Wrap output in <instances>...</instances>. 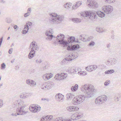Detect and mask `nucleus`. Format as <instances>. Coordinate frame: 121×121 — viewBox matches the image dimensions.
I'll return each mask as SVG.
<instances>
[{
	"mask_svg": "<svg viewBox=\"0 0 121 121\" xmlns=\"http://www.w3.org/2000/svg\"><path fill=\"white\" fill-rule=\"evenodd\" d=\"M6 21L8 23H11L12 21L11 19L9 18H7L6 19Z\"/></svg>",
	"mask_w": 121,
	"mask_h": 121,
	"instance_id": "37",
	"label": "nucleus"
},
{
	"mask_svg": "<svg viewBox=\"0 0 121 121\" xmlns=\"http://www.w3.org/2000/svg\"><path fill=\"white\" fill-rule=\"evenodd\" d=\"M31 79H27L26 80V83L28 85H30V84Z\"/></svg>",
	"mask_w": 121,
	"mask_h": 121,
	"instance_id": "46",
	"label": "nucleus"
},
{
	"mask_svg": "<svg viewBox=\"0 0 121 121\" xmlns=\"http://www.w3.org/2000/svg\"><path fill=\"white\" fill-rule=\"evenodd\" d=\"M115 1V0H106L105 2L106 3H110L114 2Z\"/></svg>",
	"mask_w": 121,
	"mask_h": 121,
	"instance_id": "38",
	"label": "nucleus"
},
{
	"mask_svg": "<svg viewBox=\"0 0 121 121\" xmlns=\"http://www.w3.org/2000/svg\"><path fill=\"white\" fill-rule=\"evenodd\" d=\"M52 77V74L50 75L49 74H46L43 76V78L45 80H48Z\"/></svg>",
	"mask_w": 121,
	"mask_h": 121,
	"instance_id": "20",
	"label": "nucleus"
},
{
	"mask_svg": "<svg viewBox=\"0 0 121 121\" xmlns=\"http://www.w3.org/2000/svg\"><path fill=\"white\" fill-rule=\"evenodd\" d=\"M66 109L69 111H74L78 110V108L77 107L73 106H70L67 107Z\"/></svg>",
	"mask_w": 121,
	"mask_h": 121,
	"instance_id": "18",
	"label": "nucleus"
},
{
	"mask_svg": "<svg viewBox=\"0 0 121 121\" xmlns=\"http://www.w3.org/2000/svg\"><path fill=\"white\" fill-rule=\"evenodd\" d=\"M79 71H78V69H77L75 68L74 69V74H77L79 73Z\"/></svg>",
	"mask_w": 121,
	"mask_h": 121,
	"instance_id": "43",
	"label": "nucleus"
},
{
	"mask_svg": "<svg viewBox=\"0 0 121 121\" xmlns=\"http://www.w3.org/2000/svg\"><path fill=\"white\" fill-rule=\"evenodd\" d=\"M30 48H31V50H35L38 51L39 49V47L36 44V43L35 41H33L30 44Z\"/></svg>",
	"mask_w": 121,
	"mask_h": 121,
	"instance_id": "13",
	"label": "nucleus"
},
{
	"mask_svg": "<svg viewBox=\"0 0 121 121\" xmlns=\"http://www.w3.org/2000/svg\"><path fill=\"white\" fill-rule=\"evenodd\" d=\"M26 28H24L22 31V33L23 34H26L28 31L29 29L28 26L27 25H26Z\"/></svg>",
	"mask_w": 121,
	"mask_h": 121,
	"instance_id": "27",
	"label": "nucleus"
},
{
	"mask_svg": "<svg viewBox=\"0 0 121 121\" xmlns=\"http://www.w3.org/2000/svg\"><path fill=\"white\" fill-rule=\"evenodd\" d=\"M109 81H106L104 83V85L105 86H107L109 83V82H109Z\"/></svg>",
	"mask_w": 121,
	"mask_h": 121,
	"instance_id": "49",
	"label": "nucleus"
},
{
	"mask_svg": "<svg viewBox=\"0 0 121 121\" xmlns=\"http://www.w3.org/2000/svg\"><path fill=\"white\" fill-rule=\"evenodd\" d=\"M17 103H18L19 105H21L22 104H23V102L22 101L20 100H19V101H18H18H16V103L17 104Z\"/></svg>",
	"mask_w": 121,
	"mask_h": 121,
	"instance_id": "41",
	"label": "nucleus"
},
{
	"mask_svg": "<svg viewBox=\"0 0 121 121\" xmlns=\"http://www.w3.org/2000/svg\"><path fill=\"white\" fill-rule=\"evenodd\" d=\"M53 116H48L44 117H43L40 121H49L51 120Z\"/></svg>",
	"mask_w": 121,
	"mask_h": 121,
	"instance_id": "15",
	"label": "nucleus"
},
{
	"mask_svg": "<svg viewBox=\"0 0 121 121\" xmlns=\"http://www.w3.org/2000/svg\"><path fill=\"white\" fill-rule=\"evenodd\" d=\"M5 2L4 0H0V2L2 4H4Z\"/></svg>",
	"mask_w": 121,
	"mask_h": 121,
	"instance_id": "59",
	"label": "nucleus"
},
{
	"mask_svg": "<svg viewBox=\"0 0 121 121\" xmlns=\"http://www.w3.org/2000/svg\"><path fill=\"white\" fill-rule=\"evenodd\" d=\"M92 15H91L89 17L91 19H94L96 15L95 14L94 12H92Z\"/></svg>",
	"mask_w": 121,
	"mask_h": 121,
	"instance_id": "32",
	"label": "nucleus"
},
{
	"mask_svg": "<svg viewBox=\"0 0 121 121\" xmlns=\"http://www.w3.org/2000/svg\"><path fill=\"white\" fill-rule=\"evenodd\" d=\"M3 105L2 100H0V108Z\"/></svg>",
	"mask_w": 121,
	"mask_h": 121,
	"instance_id": "54",
	"label": "nucleus"
},
{
	"mask_svg": "<svg viewBox=\"0 0 121 121\" xmlns=\"http://www.w3.org/2000/svg\"><path fill=\"white\" fill-rule=\"evenodd\" d=\"M47 32H48V33L50 35L52 34V33H51V32L50 30H49L48 31H47Z\"/></svg>",
	"mask_w": 121,
	"mask_h": 121,
	"instance_id": "63",
	"label": "nucleus"
},
{
	"mask_svg": "<svg viewBox=\"0 0 121 121\" xmlns=\"http://www.w3.org/2000/svg\"><path fill=\"white\" fill-rule=\"evenodd\" d=\"M107 97L105 95L99 97L95 100V103L97 105L105 103L107 100Z\"/></svg>",
	"mask_w": 121,
	"mask_h": 121,
	"instance_id": "4",
	"label": "nucleus"
},
{
	"mask_svg": "<svg viewBox=\"0 0 121 121\" xmlns=\"http://www.w3.org/2000/svg\"><path fill=\"white\" fill-rule=\"evenodd\" d=\"M17 112H16V113H12L11 114V115L12 116H17V115H18L17 114Z\"/></svg>",
	"mask_w": 121,
	"mask_h": 121,
	"instance_id": "60",
	"label": "nucleus"
},
{
	"mask_svg": "<svg viewBox=\"0 0 121 121\" xmlns=\"http://www.w3.org/2000/svg\"><path fill=\"white\" fill-rule=\"evenodd\" d=\"M53 86L52 82L49 81L44 83L41 86V87L42 89L44 90H49Z\"/></svg>",
	"mask_w": 121,
	"mask_h": 121,
	"instance_id": "6",
	"label": "nucleus"
},
{
	"mask_svg": "<svg viewBox=\"0 0 121 121\" xmlns=\"http://www.w3.org/2000/svg\"><path fill=\"white\" fill-rule=\"evenodd\" d=\"M13 50V49L12 48H11L9 50V54H11L12 53V51Z\"/></svg>",
	"mask_w": 121,
	"mask_h": 121,
	"instance_id": "57",
	"label": "nucleus"
},
{
	"mask_svg": "<svg viewBox=\"0 0 121 121\" xmlns=\"http://www.w3.org/2000/svg\"><path fill=\"white\" fill-rule=\"evenodd\" d=\"M80 39L83 42L88 41V38H87L86 36H84L83 35H81L79 36Z\"/></svg>",
	"mask_w": 121,
	"mask_h": 121,
	"instance_id": "21",
	"label": "nucleus"
},
{
	"mask_svg": "<svg viewBox=\"0 0 121 121\" xmlns=\"http://www.w3.org/2000/svg\"><path fill=\"white\" fill-rule=\"evenodd\" d=\"M79 48V46L78 44L72 45L71 44V46L70 45L68 46L67 49L68 50H74L77 49Z\"/></svg>",
	"mask_w": 121,
	"mask_h": 121,
	"instance_id": "14",
	"label": "nucleus"
},
{
	"mask_svg": "<svg viewBox=\"0 0 121 121\" xmlns=\"http://www.w3.org/2000/svg\"><path fill=\"white\" fill-rule=\"evenodd\" d=\"M120 97V96L119 94H117L115 95L114 97V99L115 101H119V98Z\"/></svg>",
	"mask_w": 121,
	"mask_h": 121,
	"instance_id": "25",
	"label": "nucleus"
},
{
	"mask_svg": "<svg viewBox=\"0 0 121 121\" xmlns=\"http://www.w3.org/2000/svg\"><path fill=\"white\" fill-rule=\"evenodd\" d=\"M6 65L4 63H3L1 64V68L2 69H4Z\"/></svg>",
	"mask_w": 121,
	"mask_h": 121,
	"instance_id": "47",
	"label": "nucleus"
},
{
	"mask_svg": "<svg viewBox=\"0 0 121 121\" xmlns=\"http://www.w3.org/2000/svg\"><path fill=\"white\" fill-rule=\"evenodd\" d=\"M13 27L15 29H16L17 27V25H15Z\"/></svg>",
	"mask_w": 121,
	"mask_h": 121,
	"instance_id": "61",
	"label": "nucleus"
},
{
	"mask_svg": "<svg viewBox=\"0 0 121 121\" xmlns=\"http://www.w3.org/2000/svg\"><path fill=\"white\" fill-rule=\"evenodd\" d=\"M35 51L34 50H31L30 52L28 55V58L29 59H31L34 56Z\"/></svg>",
	"mask_w": 121,
	"mask_h": 121,
	"instance_id": "19",
	"label": "nucleus"
},
{
	"mask_svg": "<svg viewBox=\"0 0 121 121\" xmlns=\"http://www.w3.org/2000/svg\"><path fill=\"white\" fill-rule=\"evenodd\" d=\"M26 25H29V26H31L32 24V23L30 22H28L26 23Z\"/></svg>",
	"mask_w": 121,
	"mask_h": 121,
	"instance_id": "48",
	"label": "nucleus"
},
{
	"mask_svg": "<svg viewBox=\"0 0 121 121\" xmlns=\"http://www.w3.org/2000/svg\"><path fill=\"white\" fill-rule=\"evenodd\" d=\"M45 34L46 36H48L47 38H48L50 40H51L52 38H56L57 41L58 42H59L57 41V36L56 37L55 36H53L52 34H49L48 32H46Z\"/></svg>",
	"mask_w": 121,
	"mask_h": 121,
	"instance_id": "17",
	"label": "nucleus"
},
{
	"mask_svg": "<svg viewBox=\"0 0 121 121\" xmlns=\"http://www.w3.org/2000/svg\"><path fill=\"white\" fill-rule=\"evenodd\" d=\"M83 116V114L82 113L79 112L76 113L75 114L73 115L71 118V121L76 120L79 119Z\"/></svg>",
	"mask_w": 121,
	"mask_h": 121,
	"instance_id": "10",
	"label": "nucleus"
},
{
	"mask_svg": "<svg viewBox=\"0 0 121 121\" xmlns=\"http://www.w3.org/2000/svg\"><path fill=\"white\" fill-rule=\"evenodd\" d=\"M82 3L80 1H78L76 3V4H75L76 6H78V8L82 4Z\"/></svg>",
	"mask_w": 121,
	"mask_h": 121,
	"instance_id": "42",
	"label": "nucleus"
},
{
	"mask_svg": "<svg viewBox=\"0 0 121 121\" xmlns=\"http://www.w3.org/2000/svg\"><path fill=\"white\" fill-rule=\"evenodd\" d=\"M36 85V83L33 80H31L30 85H32L33 86H35Z\"/></svg>",
	"mask_w": 121,
	"mask_h": 121,
	"instance_id": "35",
	"label": "nucleus"
},
{
	"mask_svg": "<svg viewBox=\"0 0 121 121\" xmlns=\"http://www.w3.org/2000/svg\"><path fill=\"white\" fill-rule=\"evenodd\" d=\"M78 8V6H76L75 4V5H73L72 7V8L73 9H75Z\"/></svg>",
	"mask_w": 121,
	"mask_h": 121,
	"instance_id": "51",
	"label": "nucleus"
},
{
	"mask_svg": "<svg viewBox=\"0 0 121 121\" xmlns=\"http://www.w3.org/2000/svg\"><path fill=\"white\" fill-rule=\"evenodd\" d=\"M112 61V60H107L106 62V63L107 65H109V63H110V62H111V61Z\"/></svg>",
	"mask_w": 121,
	"mask_h": 121,
	"instance_id": "55",
	"label": "nucleus"
},
{
	"mask_svg": "<svg viewBox=\"0 0 121 121\" xmlns=\"http://www.w3.org/2000/svg\"><path fill=\"white\" fill-rule=\"evenodd\" d=\"M96 30L99 32H103L102 29L99 27H97L96 28Z\"/></svg>",
	"mask_w": 121,
	"mask_h": 121,
	"instance_id": "34",
	"label": "nucleus"
},
{
	"mask_svg": "<svg viewBox=\"0 0 121 121\" xmlns=\"http://www.w3.org/2000/svg\"><path fill=\"white\" fill-rule=\"evenodd\" d=\"M65 36L63 34H60L57 35V40L60 44L65 46H67L70 43L73 42L75 41V38L74 37H71L68 38V42L64 40Z\"/></svg>",
	"mask_w": 121,
	"mask_h": 121,
	"instance_id": "3",
	"label": "nucleus"
},
{
	"mask_svg": "<svg viewBox=\"0 0 121 121\" xmlns=\"http://www.w3.org/2000/svg\"><path fill=\"white\" fill-rule=\"evenodd\" d=\"M76 54V55L71 54L69 55L67 57L64 59L62 60L61 63V65H62L66 63L67 61H72L77 57L78 55L77 53Z\"/></svg>",
	"mask_w": 121,
	"mask_h": 121,
	"instance_id": "5",
	"label": "nucleus"
},
{
	"mask_svg": "<svg viewBox=\"0 0 121 121\" xmlns=\"http://www.w3.org/2000/svg\"><path fill=\"white\" fill-rule=\"evenodd\" d=\"M15 60V59H13L11 61V63H13L14 61Z\"/></svg>",
	"mask_w": 121,
	"mask_h": 121,
	"instance_id": "64",
	"label": "nucleus"
},
{
	"mask_svg": "<svg viewBox=\"0 0 121 121\" xmlns=\"http://www.w3.org/2000/svg\"><path fill=\"white\" fill-rule=\"evenodd\" d=\"M92 68H92L93 70H94L97 68V66L96 65H92Z\"/></svg>",
	"mask_w": 121,
	"mask_h": 121,
	"instance_id": "52",
	"label": "nucleus"
},
{
	"mask_svg": "<svg viewBox=\"0 0 121 121\" xmlns=\"http://www.w3.org/2000/svg\"><path fill=\"white\" fill-rule=\"evenodd\" d=\"M51 17L49 18V21L53 24H58L62 22L63 21L64 16L63 15H58L56 13H50Z\"/></svg>",
	"mask_w": 121,
	"mask_h": 121,
	"instance_id": "2",
	"label": "nucleus"
},
{
	"mask_svg": "<svg viewBox=\"0 0 121 121\" xmlns=\"http://www.w3.org/2000/svg\"><path fill=\"white\" fill-rule=\"evenodd\" d=\"M55 98L56 99H58L59 101H60L64 99V96L63 95L59 93L56 95Z\"/></svg>",
	"mask_w": 121,
	"mask_h": 121,
	"instance_id": "16",
	"label": "nucleus"
},
{
	"mask_svg": "<svg viewBox=\"0 0 121 121\" xmlns=\"http://www.w3.org/2000/svg\"><path fill=\"white\" fill-rule=\"evenodd\" d=\"M88 39L87 40L88 41H89L90 40H91L93 38V37L92 36H90L88 38Z\"/></svg>",
	"mask_w": 121,
	"mask_h": 121,
	"instance_id": "53",
	"label": "nucleus"
},
{
	"mask_svg": "<svg viewBox=\"0 0 121 121\" xmlns=\"http://www.w3.org/2000/svg\"><path fill=\"white\" fill-rule=\"evenodd\" d=\"M30 14L29 13V12H28L26 13H25L24 14V16L25 17H26L29 16Z\"/></svg>",
	"mask_w": 121,
	"mask_h": 121,
	"instance_id": "44",
	"label": "nucleus"
},
{
	"mask_svg": "<svg viewBox=\"0 0 121 121\" xmlns=\"http://www.w3.org/2000/svg\"><path fill=\"white\" fill-rule=\"evenodd\" d=\"M63 119L62 117H57L55 119V121H62Z\"/></svg>",
	"mask_w": 121,
	"mask_h": 121,
	"instance_id": "39",
	"label": "nucleus"
},
{
	"mask_svg": "<svg viewBox=\"0 0 121 121\" xmlns=\"http://www.w3.org/2000/svg\"><path fill=\"white\" fill-rule=\"evenodd\" d=\"M95 42L93 41H91L89 43V45L90 46H93L95 45Z\"/></svg>",
	"mask_w": 121,
	"mask_h": 121,
	"instance_id": "40",
	"label": "nucleus"
},
{
	"mask_svg": "<svg viewBox=\"0 0 121 121\" xmlns=\"http://www.w3.org/2000/svg\"><path fill=\"white\" fill-rule=\"evenodd\" d=\"M73 21L76 23L80 22L81 21L80 19L78 18H74L73 19Z\"/></svg>",
	"mask_w": 121,
	"mask_h": 121,
	"instance_id": "33",
	"label": "nucleus"
},
{
	"mask_svg": "<svg viewBox=\"0 0 121 121\" xmlns=\"http://www.w3.org/2000/svg\"><path fill=\"white\" fill-rule=\"evenodd\" d=\"M110 46V43L107 45V47L108 48H109Z\"/></svg>",
	"mask_w": 121,
	"mask_h": 121,
	"instance_id": "62",
	"label": "nucleus"
},
{
	"mask_svg": "<svg viewBox=\"0 0 121 121\" xmlns=\"http://www.w3.org/2000/svg\"><path fill=\"white\" fill-rule=\"evenodd\" d=\"M75 68L73 67L71 68H69L67 70V71L69 73H73L74 71Z\"/></svg>",
	"mask_w": 121,
	"mask_h": 121,
	"instance_id": "28",
	"label": "nucleus"
},
{
	"mask_svg": "<svg viewBox=\"0 0 121 121\" xmlns=\"http://www.w3.org/2000/svg\"><path fill=\"white\" fill-rule=\"evenodd\" d=\"M102 10L106 13L109 14L111 13L113 10V7L110 5H108L104 6L102 8Z\"/></svg>",
	"mask_w": 121,
	"mask_h": 121,
	"instance_id": "7",
	"label": "nucleus"
},
{
	"mask_svg": "<svg viewBox=\"0 0 121 121\" xmlns=\"http://www.w3.org/2000/svg\"><path fill=\"white\" fill-rule=\"evenodd\" d=\"M31 8H29L28 9L27 12H29V13H30L31 12Z\"/></svg>",
	"mask_w": 121,
	"mask_h": 121,
	"instance_id": "58",
	"label": "nucleus"
},
{
	"mask_svg": "<svg viewBox=\"0 0 121 121\" xmlns=\"http://www.w3.org/2000/svg\"><path fill=\"white\" fill-rule=\"evenodd\" d=\"M67 77V74L66 73H62L61 74L58 73L55 75V79L56 80H60L65 79Z\"/></svg>",
	"mask_w": 121,
	"mask_h": 121,
	"instance_id": "9",
	"label": "nucleus"
},
{
	"mask_svg": "<svg viewBox=\"0 0 121 121\" xmlns=\"http://www.w3.org/2000/svg\"><path fill=\"white\" fill-rule=\"evenodd\" d=\"M92 68H92V65L87 66L86 68V69L88 71L91 72L93 70Z\"/></svg>",
	"mask_w": 121,
	"mask_h": 121,
	"instance_id": "29",
	"label": "nucleus"
},
{
	"mask_svg": "<svg viewBox=\"0 0 121 121\" xmlns=\"http://www.w3.org/2000/svg\"><path fill=\"white\" fill-rule=\"evenodd\" d=\"M39 106L33 105L29 107L30 110L32 112L35 113L39 112L40 110V107Z\"/></svg>",
	"mask_w": 121,
	"mask_h": 121,
	"instance_id": "8",
	"label": "nucleus"
},
{
	"mask_svg": "<svg viewBox=\"0 0 121 121\" xmlns=\"http://www.w3.org/2000/svg\"><path fill=\"white\" fill-rule=\"evenodd\" d=\"M88 5L90 6V7L91 8H96L98 7V4L97 2L94 0H91L90 3L88 4Z\"/></svg>",
	"mask_w": 121,
	"mask_h": 121,
	"instance_id": "12",
	"label": "nucleus"
},
{
	"mask_svg": "<svg viewBox=\"0 0 121 121\" xmlns=\"http://www.w3.org/2000/svg\"><path fill=\"white\" fill-rule=\"evenodd\" d=\"M80 89L82 92L85 93V95H80L74 98L72 101L73 104L78 105L83 102L85 98H90L93 96L94 90L93 86L88 84H85L82 86Z\"/></svg>",
	"mask_w": 121,
	"mask_h": 121,
	"instance_id": "1",
	"label": "nucleus"
},
{
	"mask_svg": "<svg viewBox=\"0 0 121 121\" xmlns=\"http://www.w3.org/2000/svg\"><path fill=\"white\" fill-rule=\"evenodd\" d=\"M114 72V71L113 69H110L107 70L105 71V74H111Z\"/></svg>",
	"mask_w": 121,
	"mask_h": 121,
	"instance_id": "31",
	"label": "nucleus"
},
{
	"mask_svg": "<svg viewBox=\"0 0 121 121\" xmlns=\"http://www.w3.org/2000/svg\"><path fill=\"white\" fill-rule=\"evenodd\" d=\"M74 96H75L74 95L71 93L68 94L66 95L67 98L68 99H69V100H71L73 98H74Z\"/></svg>",
	"mask_w": 121,
	"mask_h": 121,
	"instance_id": "22",
	"label": "nucleus"
},
{
	"mask_svg": "<svg viewBox=\"0 0 121 121\" xmlns=\"http://www.w3.org/2000/svg\"><path fill=\"white\" fill-rule=\"evenodd\" d=\"M72 4L70 3H67L65 4H64V6L65 8H70L71 7Z\"/></svg>",
	"mask_w": 121,
	"mask_h": 121,
	"instance_id": "26",
	"label": "nucleus"
},
{
	"mask_svg": "<svg viewBox=\"0 0 121 121\" xmlns=\"http://www.w3.org/2000/svg\"><path fill=\"white\" fill-rule=\"evenodd\" d=\"M62 121H72L71 120L69 119H63Z\"/></svg>",
	"mask_w": 121,
	"mask_h": 121,
	"instance_id": "56",
	"label": "nucleus"
},
{
	"mask_svg": "<svg viewBox=\"0 0 121 121\" xmlns=\"http://www.w3.org/2000/svg\"><path fill=\"white\" fill-rule=\"evenodd\" d=\"M81 16L83 17H86L85 12H83L81 14Z\"/></svg>",
	"mask_w": 121,
	"mask_h": 121,
	"instance_id": "50",
	"label": "nucleus"
},
{
	"mask_svg": "<svg viewBox=\"0 0 121 121\" xmlns=\"http://www.w3.org/2000/svg\"><path fill=\"white\" fill-rule=\"evenodd\" d=\"M29 94L27 93L26 94H23L22 95H21L20 96V97L21 98L25 99L27 98L29 96Z\"/></svg>",
	"mask_w": 121,
	"mask_h": 121,
	"instance_id": "30",
	"label": "nucleus"
},
{
	"mask_svg": "<svg viewBox=\"0 0 121 121\" xmlns=\"http://www.w3.org/2000/svg\"><path fill=\"white\" fill-rule=\"evenodd\" d=\"M97 14L98 16L101 17H103L105 16V14L103 12L99 11L97 12Z\"/></svg>",
	"mask_w": 121,
	"mask_h": 121,
	"instance_id": "23",
	"label": "nucleus"
},
{
	"mask_svg": "<svg viewBox=\"0 0 121 121\" xmlns=\"http://www.w3.org/2000/svg\"><path fill=\"white\" fill-rule=\"evenodd\" d=\"M86 15V17H90L91 15L92 16V12H89L88 11L85 12Z\"/></svg>",
	"mask_w": 121,
	"mask_h": 121,
	"instance_id": "36",
	"label": "nucleus"
},
{
	"mask_svg": "<svg viewBox=\"0 0 121 121\" xmlns=\"http://www.w3.org/2000/svg\"><path fill=\"white\" fill-rule=\"evenodd\" d=\"M25 108L24 106H21L20 108H18L17 109V115H24L26 113L25 112L24 109Z\"/></svg>",
	"mask_w": 121,
	"mask_h": 121,
	"instance_id": "11",
	"label": "nucleus"
},
{
	"mask_svg": "<svg viewBox=\"0 0 121 121\" xmlns=\"http://www.w3.org/2000/svg\"><path fill=\"white\" fill-rule=\"evenodd\" d=\"M42 61L41 60H36V62L37 64H39L41 63Z\"/></svg>",
	"mask_w": 121,
	"mask_h": 121,
	"instance_id": "45",
	"label": "nucleus"
},
{
	"mask_svg": "<svg viewBox=\"0 0 121 121\" xmlns=\"http://www.w3.org/2000/svg\"><path fill=\"white\" fill-rule=\"evenodd\" d=\"M78 87V85L77 84L75 85L74 86H73L71 87V90L73 91H75L77 89Z\"/></svg>",
	"mask_w": 121,
	"mask_h": 121,
	"instance_id": "24",
	"label": "nucleus"
}]
</instances>
